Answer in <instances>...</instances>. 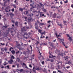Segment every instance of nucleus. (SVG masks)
<instances>
[{"label":"nucleus","mask_w":73,"mask_h":73,"mask_svg":"<svg viewBox=\"0 0 73 73\" xmlns=\"http://www.w3.org/2000/svg\"><path fill=\"white\" fill-rule=\"evenodd\" d=\"M58 39L59 40V41H60L61 44H63L65 46V44H64V38H63L62 39H60L59 38H58Z\"/></svg>","instance_id":"1"},{"label":"nucleus","mask_w":73,"mask_h":73,"mask_svg":"<svg viewBox=\"0 0 73 73\" xmlns=\"http://www.w3.org/2000/svg\"><path fill=\"white\" fill-rule=\"evenodd\" d=\"M5 12H9L11 11V7L9 6H7L6 7V8L5 9Z\"/></svg>","instance_id":"2"},{"label":"nucleus","mask_w":73,"mask_h":73,"mask_svg":"<svg viewBox=\"0 0 73 73\" xmlns=\"http://www.w3.org/2000/svg\"><path fill=\"white\" fill-rule=\"evenodd\" d=\"M1 50H3V52H4V50H5V52H7V48H2L1 49Z\"/></svg>","instance_id":"3"},{"label":"nucleus","mask_w":73,"mask_h":73,"mask_svg":"<svg viewBox=\"0 0 73 73\" xmlns=\"http://www.w3.org/2000/svg\"><path fill=\"white\" fill-rule=\"evenodd\" d=\"M13 62V60L12 59H11V60H10L8 61L9 63H10V64H12Z\"/></svg>","instance_id":"4"},{"label":"nucleus","mask_w":73,"mask_h":73,"mask_svg":"<svg viewBox=\"0 0 73 73\" xmlns=\"http://www.w3.org/2000/svg\"><path fill=\"white\" fill-rule=\"evenodd\" d=\"M68 57L67 56L64 57L65 61H67V60H68Z\"/></svg>","instance_id":"5"},{"label":"nucleus","mask_w":73,"mask_h":73,"mask_svg":"<svg viewBox=\"0 0 73 73\" xmlns=\"http://www.w3.org/2000/svg\"><path fill=\"white\" fill-rule=\"evenodd\" d=\"M21 31H22L23 32L26 31V29H25V27H23L21 29Z\"/></svg>","instance_id":"6"},{"label":"nucleus","mask_w":73,"mask_h":73,"mask_svg":"<svg viewBox=\"0 0 73 73\" xmlns=\"http://www.w3.org/2000/svg\"><path fill=\"white\" fill-rule=\"evenodd\" d=\"M42 13L41 12L40 13V17H41V16H43L44 17H46V16L45 15H44V14H42L41 13Z\"/></svg>","instance_id":"7"},{"label":"nucleus","mask_w":73,"mask_h":73,"mask_svg":"<svg viewBox=\"0 0 73 73\" xmlns=\"http://www.w3.org/2000/svg\"><path fill=\"white\" fill-rule=\"evenodd\" d=\"M35 7H36V5H35V7H34L33 6H32V7L30 8V11H32V10L34 8H35Z\"/></svg>","instance_id":"8"},{"label":"nucleus","mask_w":73,"mask_h":73,"mask_svg":"<svg viewBox=\"0 0 73 73\" xmlns=\"http://www.w3.org/2000/svg\"><path fill=\"white\" fill-rule=\"evenodd\" d=\"M16 42L17 43V46H20V44L19 43V42H18L17 41H16Z\"/></svg>","instance_id":"9"},{"label":"nucleus","mask_w":73,"mask_h":73,"mask_svg":"<svg viewBox=\"0 0 73 73\" xmlns=\"http://www.w3.org/2000/svg\"><path fill=\"white\" fill-rule=\"evenodd\" d=\"M18 70V71H20V72H23V71H24V69H21V70H18L17 69V70Z\"/></svg>","instance_id":"10"},{"label":"nucleus","mask_w":73,"mask_h":73,"mask_svg":"<svg viewBox=\"0 0 73 73\" xmlns=\"http://www.w3.org/2000/svg\"><path fill=\"white\" fill-rule=\"evenodd\" d=\"M68 40L70 41H72V37L70 36L68 38Z\"/></svg>","instance_id":"11"},{"label":"nucleus","mask_w":73,"mask_h":73,"mask_svg":"<svg viewBox=\"0 0 73 73\" xmlns=\"http://www.w3.org/2000/svg\"><path fill=\"white\" fill-rule=\"evenodd\" d=\"M11 53H12V54H15V50H12L11 51Z\"/></svg>","instance_id":"12"},{"label":"nucleus","mask_w":73,"mask_h":73,"mask_svg":"<svg viewBox=\"0 0 73 73\" xmlns=\"http://www.w3.org/2000/svg\"><path fill=\"white\" fill-rule=\"evenodd\" d=\"M58 25H59V26H60V27L61 28H62V24H60L59 23H58Z\"/></svg>","instance_id":"13"},{"label":"nucleus","mask_w":73,"mask_h":73,"mask_svg":"<svg viewBox=\"0 0 73 73\" xmlns=\"http://www.w3.org/2000/svg\"><path fill=\"white\" fill-rule=\"evenodd\" d=\"M56 16L57 15H56V13H55L53 14V17L54 18H56Z\"/></svg>","instance_id":"14"},{"label":"nucleus","mask_w":73,"mask_h":73,"mask_svg":"<svg viewBox=\"0 0 73 73\" xmlns=\"http://www.w3.org/2000/svg\"><path fill=\"white\" fill-rule=\"evenodd\" d=\"M14 23L15 25H16V26H18V25H19V22H16Z\"/></svg>","instance_id":"15"},{"label":"nucleus","mask_w":73,"mask_h":73,"mask_svg":"<svg viewBox=\"0 0 73 73\" xmlns=\"http://www.w3.org/2000/svg\"><path fill=\"white\" fill-rule=\"evenodd\" d=\"M27 50L28 51H26V52L28 53H30V50H29L28 48L27 47Z\"/></svg>","instance_id":"16"},{"label":"nucleus","mask_w":73,"mask_h":73,"mask_svg":"<svg viewBox=\"0 0 73 73\" xmlns=\"http://www.w3.org/2000/svg\"><path fill=\"white\" fill-rule=\"evenodd\" d=\"M10 29H10L9 28L8 29V30L7 31L8 32V33H6V35H8V34H9V31H10Z\"/></svg>","instance_id":"17"},{"label":"nucleus","mask_w":73,"mask_h":73,"mask_svg":"<svg viewBox=\"0 0 73 73\" xmlns=\"http://www.w3.org/2000/svg\"><path fill=\"white\" fill-rule=\"evenodd\" d=\"M48 44L50 46H52V45H53V43H52L50 42H48Z\"/></svg>","instance_id":"18"},{"label":"nucleus","mask_w":73,"mask_h":73,"mask_svg":"<svg viewBox=\"0 0 73 73\" xmlns=\"http://www.w3.org/2000/svg\"><path fill=\"white\" fill-rule=\"evenodd\" d=\"M64 24L65 25H66V23H67V22L66 21H63Z\"/></svg>","instance_id":"19"},{"label":"nucleus","mask_w":73,"mask_h":73,"mask_svg":"<svg viewBox=\"0 0 73 73\" xmlns=\"http://www.w3.org/2000/svg\"><path fill=\"white\" fill-rule=\"evenodd\" d=\"M39 25L40 26H42L43 25H45V23H39Z\"/></svg>","instance_id":"20"},{"label":"nucleus","mask_w":73,"mask_h":73,"mask_svg":"<svg viewBox=\"0 0 73 73\" xmlns=\"http://www.w3.org/2000/svg\"><path fill=\"white\" fill-rule=\"evenodd\" d=\"M31 32H30L29 33H28V34L29 35H32V33H33V31H32V30H31Z\"/></svg>","instance_id":"21"},{"label":"nucleus","mask_w":73,"mask_h":73,"mask_svg":"<svg viewBox=\"0 0 73 73\" xmlns=\"http://www.w3.org/2000/svg\"><path fill=\"white\" fill-rule=\"evenodd\" d=\"M56 58L58 60H60V56H57Z\"/></svg>","instance_id":"22"},{"label":"nucleus","mask_w":73,"mask_h":73,"mask_svg":"<svg viewBox=\"0 0 73 73\" xmlns=\"http://www.w3.org/2000/svg\"><path fill=\"white\" fill-rule=\"evenodd\" d=\"M56 8L57 9L58 7H55V6H52L51 7V8L52 9V8Z\"/></svg>","instance_id":"23"},{"label":"nucleus","mask_w":73,"mask_h":73,"mask_svg":"<svg viewBox=\"0 0 73 73\" xmlns=\"http://www.w3.org/2000/svg\"><path fill=\"white\" fill-rule=\"evenodd\" d=\"M35 29H37V30H38V26H35Z\"/></svg>","instance_id":"24"},{"label":"nucleus","mask_w":73,"mask_h":73,"mask_svg":"<svg viewBox=\"0 0 73 73\" xmlns=\"http://www.w3.org/2000/svg\"><path fill=\"white\" fill-rule=\"evenodd\" d=\"M19 11H21V12H23V10H24V9H21V8H20L19 9Z\"/></svg>","instance_id":"25"},{"label":"nucleus","mask_w":73,"mask_h":73,"mask_svg":"<svg viewBox=\"0 0 73 73\" xmlns=\"http://www.w3.org/2000/svg\"><path fill=\"white\" fill-rule=\"evenodd\" d=\"M67 62L68 63H66L67 64H71V61L70 60H69Z\"/></svg>","instance_id":"26"},{"label":"nucleus","mask_w":73,"mask_h":73,"mask_svg":"<svg viewBox=\"0 0 73 73\" xmlns=\"http://www.w3.org/2000/svg\"><path fill=\"white\" fill-rule=\"evenodd\" d=\"M42 31V30H40V29H39L38 30V32H39L40 33H41V32Z\"/></svg>","instance_id":"27"},{"label":"nucleus","mask_w":73,"mask_h":73,"mask_svg":"<svg viewBox=\"0 0 73 73\" xmlns=\"http://www.w3.org/2000/svg\"><path fill=\"white\" fill-rule=\"evenodd\" d=\"M26 13H25V12H24V13L25 15H27V14H28V11H25Z\"/></svg>","instance_id":"28"},{"label":"nucleus","mask_w":73,"mask_h":73,"mask_svg":"<svg viewBox=\"0 0 73 73\" xmlns=\"http://www.w3.org/2000/svg\"><path fill=\"white\" fill-rule=\"evenodd\" d=\"M27 51H24L23 52V54L26 55V54H27Z\"/></svg>","instance_id":"29"},{"label":"nucleus","mask_w":73,"mask_h":73,"mask_svg":"<svg viewBox=\"0 0 73 73\" xmlns=\"http://www.w3.org/2000/svg\"><path fill=\"white\" fill-rule=\"evenodd\" d=\"M24 35H26V36H28V33H27L25 32L24 33Z\"/></svg>","instance_id":"30"},{"label":"nucleus","mask_w":73,"mask_h":73,"mask_svg":"<svg viewBox=\"0 0 73 73\" xmlns=\"http://www.w3.org/2000/svg\"><path fill=\"white\" fill-rule=\"evenodd\" d=\"M15 57L13 56V55H12L11 56V59H14Z\"/></svg>","instance_id":"31"},{"label":"nucleus","mask_w":73,"mask_h":73,"mask_svg":"<svg viewBox=\"0 0 73 73\" xmlns=\"http://www.w3.org/2000/svg\"><path fill=\"white\" fill-rule=\"evenodd\" d=\"M58 16H57V19H60V17H61V16L60 15V14H58Z\"/></svg>","instance_id":"32"},{"label":"nucleus","mask_w":73,"mask_h":73,"mask_svg":"<svg viewBox=\"0 0 73 73\" xmlns=\"http://www.w3.org/2000/svg\"><path fill=\"white\" fill-rule=\"evenodd\" d=\"M45 33H46V32L45 31H44V32H43L42 33H41V34H43V35H45Z\"/></svg>","instance_id":"33"},{"label":"nucleus","mask_w":73,"mask_h":73,"mask_svg":"<svg viewBox=\"0 0 73 73\" xmlns=\"http://www.w3.org/2000/svg\"><path fill=\"white\" fill-rule=\"evenodd\" d=\"M46 43H42L41 44V45H46Z\"/></svg>","instance_id":"34"},{"label":"nucleus","mask_w":73,"mask_h":73,"mask_svg":"<svg viewBox=\"0 0 73 73\" xmlns=\"http://www.w3.org/2000/svg\"><path fill=\"white\" fill-rule=\"evenodd\" d=\"M10 16H14V14H13L12 13H11L9 14Z\"/></svg>","instance_id":"35"},{"label":"nucleus","mask_w":73,"mask_h":73,"mask_svg":"<svg viewBox=\"0 0 73 73\" xmlns=\"http://www.w3.org/2000/svg\"><path fill=\"white\" fill-rule=\"evenodd\" d=\"M19 46H16V47H17V48H18V49H19V50H21V48L19 47Z\"/></svg>","instance_id":"36"},{"label":"nucleus","mask_w":73,"mask_h":73,"mask_svg":"<svg viewBox=\"0 0 73 73\" xmlns=\"http://www.w3.org/2000/svg\"><path fill=\"white\" fill-rule=\"evenodd\" d=\"M58 55H59V56H62V57H63V54H62L60 53H59L58 54Z\"/></svg>","instance_id":"37"},{"label":"nucleus","mask_w":73,"mask_h":73,"mask_svg":"<svg viewBox=\"0 0 73 73\" xmlns=\"http://www.w3.org/2000/svg\"><path fill=\"white\" fill-rule=\"evenodd\" d=\"M46 60L47 61H50V59L49 58L46 59Z\"/></svg>","instance_id":"38"},{"label":"nucleus","mask_w":73,"mask_h":73,"mask_svg":"<svg viewBox=\"0 0 73 73\" xmlns=\"http://www.w3.org/2000/svg\"><path fill=\"white\" fill-rule=\"evenodd\" d=\"M17 61L18 62H19L20 59H19V58H17Z\"/></svg>","instance_id":"39"},{"label":"nucleus","mask_w":73,"mask_h":73,"mask_svg":"<svg viewBox=\"0 0 73 73\" xmlns=\"http://www.w3.org/2000/svg\"><path fill=\"white\" fill-rule=\"evenodd\" d=\"M30 17H32V16H33V14H31L29 15Z\"/></svg>","instance_id":"40"},{"label":"nucleus","mask_w":73,"mask_h":73,"mask_svg":"<svg viewBox=\"0 0 73 73\" xmlns=\"http://www.w3.org/2000/svg\"><path fill=\"white\" fill-rule=\"evenodd\" d=\"M15 65H17V68H19V64H18L17 63Z\"/></svg>","instance_id":"41"},{"label":"nucleus","mask_w":73,"mask_h":73,"mask_svg":"<svg viewBox=\"0 0 73 73\" xmlns=\"http://www.w3.org/2000/svg\"><path fill=\"white\" fill-rule=\"evenodd\" d=\"M66 35V36H67L69 38L70 37V35H69V34H67Z\"/></svg>","instance_id":"42"},{"label":"nucleus","mask_w":73,"mask_h":73,"mask_svg":"<svg viewBox=\"0 0 73 73\" xmlns=\"http://www.w3.org/2000/svg\"><path fill=\"white\" fill-rule=\"evenodd\" d=\"M7 67L8 69H9V65H7Z\"/></svg>","instance_id":"43"},{"label":"nucleus","mask_w":73,"mask_h":73,"mask_svg":"<svg viewBox=\"0 0 73 73\" xmlns=\"http://www.w3.org/2000/svg\"><path fill=\"white\" fill-rule=\"evenodd\" d=\"M40 6L41 7H44V5H43V4H42L41 3H40Z\"/></svg>","instance_id":"44"},{"label":"nucleus","mask_w":73,"mask_h":73,"mask_svg":"<svg viewBox=\"0 0 73 73\" xmlns=\"http://www.w3.org/2000/svg\"><path fill=\"white\" fill-rule=\"evenodd\" d=\"M13 7L15 8H16V5H13Z\"/></svg>","instance_id":"45"},{"label":"nucleus","mask_w":73,"mask_h":73,"mask_svg":"<svg viewBox=\"0 0 73 73\" xmlns=\"http://www.w3.org/2000/svg\"><path fill=\"white\" fill-rule=\"evenodd\" d=\"M0 45H5V44L4 43H3H3H1L0 44Z\"/></svg>","instance_id":"46"},{"label":"nucleus","mask_w":73,"mask_h":73,"mask_svg":"<svg viewBox=\"0 0 73 73\" xmlns=\"http://www.w3.org/2000/svg\"><path fill=\"white\" fill-rule=\"evenodd\" d=\"M14 11H15V9H14V8L11 9L12 12H14Z\"/></svg>","instance_id":"47"},{"label":"nucleus","mask_w":73,"mask_h":73,"mask_svg":"<svg viewBox=\"0 0 73 73\" xmlns=\"http://www.w3.org/2000/svg\"><path fill=\"white\" fill-rule=\"evenodd\" d=\"M55 35H56V37H57V38H58V36H58V35H57V33H55Z\"/></svg>","instance_id":"48"},{"label":"nucleus","mask_w":73,"mask_h":73,"mask_svg":"<svg viewBox=\"0 0 73 73\" xmlns=\"http://www.w3.org/2000/svg\"><path fill=\"white\" fill-rule=\"evenodd\" d=\"M36 70H40V69H39V68L38 67L36 69H35Z\"/></svg>","instance_id":"49"},{"label":"nucleus","mask_w":73,"mask_h":73,"mask_svg":"<svg viewBox=\"0 0 73 73\" xmlns=\"http://www.w3.org/2000/svg\"><path fill=\"white\" fill-rule=\"evenodd\" d=\"M44 62H45L44 61L41 62V63L42 65H44Z\"/></svg>","instance_id":"50"},{"label":"nucleus","mask_w":73,"mask_h":73,"mask_svg":"<svg viewBox=\"0 0 73 73\" xmlns=\"http://www.w3.org/2000/svg\"><path fill=\"white\" fill-rule=\"evenodd\" d=\"M43 72H46V69L45 68H44V70L43 71Z\"/></svg>","instance_id":"51"},{"label":"nucleus","mask_w":73,"mask_h":73,"mask_svg":"<svg viewBox=\"0 0 73 73\" xmlns=\"http://www.w3.org/2000/svg\"><path fill=\"white\" fill-rule=\"evenodd\" d=\"M23 65H24V66H27V65L25 64V63L23 62Z\"/></svg>","instance_id":"52"},{"label":"nucleus","mask_w":73,"mask_h":73,"mask_svg":"<svg viewBox=\"0 0 73 73\" xmlns=\"http://www.w3.org/2000/svg\"><path fill=\"white\" fill-rule=\"evenodd\" d=\"M3 27L4 28H7L8 27L7 26H3Z\"/></svg>","instance_id":"53"},{"label":"nucleus","mask_w":73,"mask_h":73,"mask_svg":"<svg viewBox=\"0 0 73 73\" xmlns=\"http://www.w3.org/2000/svg\"><path fill=\"white\" fill-rule=\"evenodd\" d=\"M64 3H68V0H66V1H64Z\"/></svg>","instance_id":"54"},{"label":"nucleus","mask_w":73,"mask_h":73,"mask_svg":"<svg viewBox=\"0 0 73 73\" xmlns=\"http://www.w3.org/2000/svg\"><path fill=\"white\" fill-rule=\"evenodd\" d=\"M20 51H18L17 52H16V54H18V53H19Z\"/></svg>","instance_id":"55"},{"label":"nucleus","mask_w":73,"mask_h":73,"mask_svg":"<svg viewBox=\"0 0 73 73\" xmlns=\"http://www.w3.org/2000/svg\"><path fill=\"white\" fill-rule=\"evenodd\" d=\"M29 67H30V68H32V65L31 64H30V65H29Z\"/></svg>","instance_id":"56"},{"label":"nucleus","mask_w":73,"mask_h":73,"mask_svg":"<svg viewBox=\"0 0 73 73\" xmlns=\"http://www.w3.org/2000/svg\"><path fill=\"white\" fill-rule=\"evenodd\" d=\"M58 69H60V65H58L57 66Z\"/></svg>","instance_id":"57"},{"label":"nucleus","mask_w":73,"mask_h":73,"mask_svg":"<svg viewBox=\"0 0 73 73\" xmlns=\"http://www.w3.org/2000/svg\"><path fill=\"white\" fill-rule=\"evenodd\" d=\"M69 68H70V66H68L66 67V68H67V69H69Z\"/></svg>","instance_id":"58"},{"label":"nucleus","mask_w":73,"mask_h":73,"mask_svg":"<svg viewBox=\"0 0 73 73\" xmlns=\"http://www.w3.org/2000/svg\"><path fill=\"white\" fill-rule=\"evenodd\" d=\"M52 58H53V57H56V56H53V55H52Z\"/></svg>","instance_id":"59"},{"label":"nucleus","mask_w":73,"mask_h":73,"mask_svg":"<svg viewBox=\"0 0 73 73\" xmlns=\"http://www.w3.org/2000/svg\"><path fill=\"white\" fill-rule=\"evenodd\" d=\"M58 63H57V64H59V63H61V62L58 61Z\"/></svg>","instance_id":"60"},{"label":"nucleus","mask_w":73,"mask_h":73,"mask_svg":"<svg viewBox=\"0 0 73 73\" xmlns=\"http://www.w3.org/2000/svg\"><path fill=\"white\" fill-rule=\"evenodd\" d=\"M50 61L51 62H53V60L52 59L50 60Z\"/></svg>","instance_id":"61"},{"label":"nucleus","mask_w":73,"mask_h":73,"mask_svg":"<svg viewBox=\"0 0 73 73\" xmlns=\"http://www.w3.org/2000/svg\"><path fill=\"white\" fill-rule=\"evenodd\" d=\"M50 21H47V23H50Z\"/></svg>","instance_id":"62"},{"label":"nucleus","mask_w":73,"mask_h":73,"mask_svg":"<svg viewBox=\"0 0 73 73\" xmlns=\"http://www.w3.org/2000/svg\"><path fill=\"white\" fill-rule=\"evenodd\" d=\"M71 7H72V8H73V4L71 5Z\"/></svg>","instance_id":"63"},{"label":"nucleus","mask_w":73,"mask_h":73,"mask_svg":"<svg viewBox=\"0 0 73 73\" xmlns=\"http://www.w3.org/2000/svg\"><path fill=\"white\" fill-rule=\"evenodd\" d=\"M6 71H4V72H2V73H6Z\"/></svg>","instance_id":"64"}]
</instances>
